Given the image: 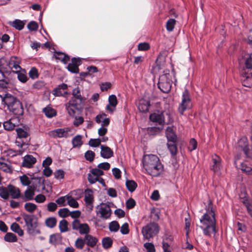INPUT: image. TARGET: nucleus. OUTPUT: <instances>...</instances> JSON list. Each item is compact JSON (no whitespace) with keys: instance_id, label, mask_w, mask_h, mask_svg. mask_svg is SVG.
<instances>
[{"instance_id":"nucleus-1","label":"nucleus","mask_w":252,"mask_h":252,"mask_svg":"<svg viewBox=\"0 0 252 252\" xmlns=\"http://www.w3.org/2000/svg\"><path fill=\"white\" fill-rule=\"evenodd\" d=\"M215 213L213 210L212 203L209 202L208 207L206 209V212L200 219L201 223L200 228L203 234L207 236L211 237L212 234L215 237L217 233L216 220Z\"/></svg>"},{"instance_id":"nucleus-2","label":"nucleus","mask_w":252,"mask_h":252,"mask_svg":"<svg viewBox=\"0 0 252 252\" xmlns=\"http://www.w3.org/2000/svg\"><path fill=\"white\" fill-rule=\"evenodd\" d=\"M169 70L164 71L159 78L158 84V88L164 93H168L171 90L172 80Z\"/></svg>"},{"instance_id":"nucleus-3","label":"nucleus","mask_w":252,"mask_h":252,"mask_svg":"<svg viewBox=\"0 0 252 252\" xmlns=\"http://www.w3.org/2000/svg\"><path fill=\"white\" fill-rule=\"evenodd\" d=\"M159 231L158 225L155 222H151L144 226L142 229V233L144 238L149 240L157 235Z\"/></svg>"},{"instance_id":"nucleus-4","label":"nucleus","mask_w":252,"mask_h":252,"mask_svg":"<svg viewBox=\"0 0 252 252\" xmlns=\"http://www.w3.org/2000/svg\"><path fill=\"white\" fill-rule=\"evenodd\" d=\"M191 106L192 104L189 97V92L186 89L183 93L182 101L178 107L179 113L181 115H183L184 112L187 109H190Z\"/></svg>"},{"instance_id":"nucleus-5","label":"nucleus","mask_w":252,"mask_h":252,"mask_svg":"<svg viewBox=\"0 0 252 252\" xmlns=\"http://www.w3.org/2000/svg\"><path fill=\"white\" fill-rule=\"evenodd\" d=\"M96 214L99 218L107 220L111 216L112 211L110 206L106 203H101L96 207Z\"/></svg>"},{"instance_id":"nucleus-6","label":"nucleus","mask_w":252,"mask_h":252,"mask_svg":"<svg viewBox=\"0 0 252 252\" xmlns=\"http://www.w3.org/2000/svg\"><path fill=\"white\" fill-rule=\"evenodd\" d=\"M72 228L73 230L78 231L81 235H88L90 232L89 225L86 223H81L78 219H75L72 222Z\"/></svg>"},{"instance_id":"nucleus-7","label":"nucleus","mask_w":252,"mask_h":252,"mask_svg":"<svg viewBox=\"0 0 252 252\" xmlns=\"http://www.w3.org/2000/svg\"><path fill=\"white\" fill-rule=\"evenodd\" d=\"M158 158L154 155H146L143 157L142 160L143 166L146 172L148 171L158 162Z\"/></svg>"},{"instance_id":"nucleus-8","label":"nucleus","mask_w":252,"mask_h":252,"mask_svg":"<svg viewBox=\"0 0 252 252\" xmlns=\"http://www.w3.org/2000/svg\"><path fill=\"white\" fill-rule=\"evenodd\" d=\"M71 129L68 127L57 128L48 132V135L53 138H67L71 134Z\"/></svg>"},{"instance_id":"nucleus-9","label":"nucleus","mask_w":252,"mask_h":252,"mask_svg":"<svg viewBox=\"0 0 252 252\" xmlns=\"http://www.w3.org/2000/svg\"><path fill=\"white\" fill-rule=\"evenodd\" d=\"M21 62L20 58L16 56L11 57L8 61V69H10L14 72L18 73L22 69L20 65Z\"/></svg>"},{"instance_id":"nucleus-10","label":"nucleus","mask_w":252,"mask_h":252,"mask_svg":"<svg viewBox=\"0 0 252 252\" xmlns=\"http://www.w3.org/2000/svg\"><path fill=\"white\" fill-rule=\"evenodd\" d=\"M68 86L67 84L62 83L59 85L52 91V94L55 96H63L66 97L69 94L67 91Z\"/></svg>"},{"instance_id":"nucleus-11","label":"nucleus","mask_w":252,"mask_h":252,"mask_svg":"<svg viewBox=\"0 0 252 252\" xmlns=\"http://www.w3.org/2000/svg\"><path fill=\"white\" fill-rule=\"evenodd\" d=\"M81 104L77 103L74 101L69 100L65 105V109L67 111L68 114L71 117H74L76 111L78 110L81 107Z\"/></svg>"},{"instance_id":"nucleus-12","label":"nucleus","mask_w":252,"mask_h":252,"mask_svg":"<svg viewBox=\"0 0 252 252\" xmlns=\"http://www.w3.org/2000/svg\"><path fill=\"white\" fill-rule=\"evenodd\" d=\"M45 189L44 180L42 178L32 177V195L34 191H42Z\"/></svg>"},{"instance_id":"nucleus-13","label":"nucleus","mask_w":252,"mask_h":252,"mask_svg":"<svg viewBox=\"0 0 252 252\" xmlns=\"http://www.w3.org/2000/svg\"><path fill=\"white\" fill-rule=\"evenodd\" d=\"M8 109L15 115L21 116L24 113L23 105L18 99L10 105Z\"/></svg>"},{"instance_id":"nucleus-14","label":"nucleus","mask_w":252,"mask_h":252,"mask_svg":"<svg viewBox=\"0 0 252 252\" xmlns=\"http://www.w3.org/2000/svg\"><path fill=\"white\" fill-rule=\"evenodd\" d=\"M85 202L86 208L89 211H91L94 207V197L93 191L90 189H86L85 191Z\"/></svg>"},{"instance_id":"nucleus-15","label":"nucleus","mask_w":252,"mask_h":252,"mask_svg":"<svg viewBox=\"0 0 252 252\" xmlns=\"http://www.w3.org/2000/svg\"><path fill=\"white\" fill-rule=\"evenodd\" d=\"M163 169V165L160 162L159 158H158V162L152 166L150 170L147 172L152 176L157 177L162 172Z\"/></svg>"},{"instance_id":"nucleus-16","label":"nucleus","mask_w":252,"mask_h":252,"mask_svg":"<svg viewBox=\"0 0 252 252\" xmlns=\"http://www.w3.org/2000/svg\"><path fill=\"white\" fill-rule=\"evenodd\" d=\"M81 61L79 58H73L71 63L67 67L68 70L72 73H77L79 72L78 65L80 64Z\"/></svg>"},{"instance_id":"nucleus-17","label":"nucleus","mask_w":252,"mask_h":252,"mask_svg":"<svg viewBox=\"0 0 252 252\" xmlns=\"http://www.w3.org/2000/svg\"><path fill=\"white\" fill-rule=\"evenodd\" d=\"M2 102L7 106V109L18 99L12 94L6 93L4 95L0 94Z\"/></svg>"},{"instance_id":"nucleus-18","label":"nucleus","mask_w":252,"mask_h":252,"mask_svg":"<svg viewBox=\"0 0 252 252\" xmlns=\"http://www.w3.org/2000/svg\"><path fill=\"white\" fill-rule=\"evenodd\" d=\"M150 119L153 122H156L159 125H162L164 123V118L163 113L160 111L156 112L151 114Z\"/></svg>"},{"instance_id":"nucleus-19","label":"nucleus","mask_w":252,"mask_h":252,"mask_svg":"<svg viewBox=\"0 0 252 252\" xmlns=\"http://www.w3.org/2000/svg\"><path fill=\"white\" fill-rule=\"evenodd\" d=\"M150 106V102L148 99L142 98L139 100L138 104V109L142 113H147L149 111Z\"/></svg>"},{"instance_id":"nucleus-20","label":"nucleus","mask_w":252,"mask_h":252,"mask_svg":"<svg viewBox=\"0 0 252 252\" xmlns=\"http://www.w3.org/2000/svg\"><path fill=\"white\" fill-rule=\"evenodd\" d=\"M100 156L104 158H109L113 156V151L108 146L101 145Z\"/></svg>"},{"instance_id":"nucleus-21","label":"nucleus","mask_w":252,"mask_h":252,"mask_svg":"<svg viewBox=\"0 0 252 252\" xmlns=\"http://www.w3.org/2000/svg\"><path fill=\"white\" fill-rule=\"evenodd\" d=\"M213 165L212 169L216 172L220 170L221 168V159L220 157L216 155L212 156Z\"/></svg>"},{"instance_id":"nucleus-22","label":"nucleus","mask_w":252,"mask_h":252,"mask_svg":"<svg viewBox=\"0 0 252 252\" xmlns=\"http://www.w3.org/2000/svg\"><path fill=\"white\" fill-rule=\"evenodd\" d=\"M9 189V195L14 199H18L21 197V192L19 188L12 185L8 186Z\"/></svg>"},{"instance_id":"nucleus-23","label":"nucleus","mask_w":252,"mask_h":252,"mask_svg":"<svg viewBox=\"0 0 252 252\" xmlns=\"http://www.w3.org/2000/svg\"><path fill=\"white\" fill-rule=\"evenodd\" d=\"M238 145L242 148L245 155L247 156L251 151L249 150L248 139L246 137H242L238 141Z\"/></svg>"},{"instance_id":"nucleus-24","label":"nucleus","mask_w":252,"mask_h":252,"mask_svg":"<svg viewBox=\"0 0 252 252\" xmlns=\"http://www.w3.org/2000/svg\"><path fill=\"white\" fill-rule=\"evenodd\" d=\"M84 239L87 245L91 248L94 247L98 241L97 239L95 237L90 234L85 235Z\"/></svg>"},{"instance_id":"nucleus-25","label":"nucleus","mask_w":252,"mask_h":252,"mask_svg":"<svg viewBox=\"0 0 252 252\" xmlns=\"http://www.w3.org/2000/svg\"><path fill=\"white\" fill-rule=\"evenodd\" d=\"M73 97L71 99V101H74L75 102L82 104V97L80 94V90L79 88H75L72 91Z\"/></svg>"},{"instance_id":"nucleus-26","label":"nucleus","mask_w":252,"mask_h":252,"mask_svg":"<svg viewBox=\"0 0 252 252\" xmlns=\"http://www.w3.org/2000/svg\"><path fill=\"white\" fill-rule=\"evenodd\" d=\"M166 135L168 142H176L177 136L172 127L168 126L166 128Z\"/></svg>"},{"instance_id":"nucleus-27","label":"nucleus","mask_w":252,"mask_h":252,"mask_svg":"<svg viewBox=\"0 0 252 252\" xmlns=\"http://www.w3.org/2000/svg\"><path fill=\"white\" fill-rule=\"evenodd\" d=\"M21 217L25 221L27 230L30 232L32 228V215L23 213L21 214Z\"/></svg>"},{"instance_id":"nucleus-28","label":"nucleus","mask_w":252,"mask_h":252,"mask_svg":"<svg viewBox=\"0 0 252 252\" xmlns=\"http://www.w3.org/2000/svg\"><path fill=\"white\" fill-rule=\"evenodd\" d=\"M14 119H11L8 121L4 122L3 124L4 129L7 131L13 130L16 126V125L14 123Z\"/></svg>"},{"instance_id":"nucleus-29","label":"nucleus","mask_w":252,"mask_h":252,"mask_svg":"<svg viewBox=\"0 0 252 252\" xmlns=\"http://www.w3.org/2000/svg\"><path fill=\"white\" fill-rule=\"evenodd\" d=\"M43 111L46 116L49 118H51L53 117H55L57 115V112L56 110L50 106H47L46 107L43 108Z\"/></svg>"},{"instance_id":"nucleus-30","label":"nucleus","mask_w":252,"mask_h":252,"mask_svg":"<svg viewBox=\"0 0 252 252\" xmlns=\"http://www.w3.org/2000/svg\"><path fill=\"white\" fill-rule=\"evenodd\" d=\"M113 244L112 239L109 237H106L102 239V245L104 249H108L111 248Z\"/></svg>"},{"instance_id":"nucleus-31","label":"nucleus","mask_w":252,"mask_h":252,"mask_svg":"<svg viewBox=\"0 0 252 252\" xmlns=\"http://www.w3.org/2000/svg\"><path fill=\"white\" fill-rule=\"evenodd\" d=\"M244 59L246 67L247 69L252 68V53L245 55Z\"/></svg>"},{"instance_id":"nucleus-32","label":"nucleus","mask_w":252,"mask_h":252,"mask_svg":"<svg viewBox=\"0 0 252 252\" xmlns=\"http://www.w3.org/2000/svg\"><path fill=\"white\" fill-rule=\"evenodd\" d=\"M76 200L77 199L74 198L72 196L67 195V204L69 206L73 208H77L79 206V204L76 201Z\"/></svg>"},{"instance_id":"nucleus-33","label":"nucleus","mask_w":252,"mask_h":252,"mask_svg":"<svg viewBox=\"0 0 252 252\" xmlns=\"http://www.w3.org/2000/svg\"><path fill=\"white\" fill-rule=\"evenodd\" d=\"M10 228L13 232L18 233L20 236H23L24 234L23 231L20 228L19 225L16 222L12 223Z\"/></svg>"},{"instance_id":"nucleus-34","label":"nucleus","mask_w":252,"mask_h":252,"mask_svg":"<svg viewBox=\"0 0 252 252\" xmlns=\"http://www.w3.org/2000/svg\"><path fill=\"white\" fill-rule=\"evenodd\" d=\"M20 180L23 186L31 187L30 185L31 183V179L27 176V174H24L20 177Z\"/></svg>"},{"instance_id":"nucleus-35","label":"nucleus","mask_w":252,"mask_h":252,"mask_svg":"<svg viewBox=\"0 0 252 252\" xmlns=\"http://www.w3.org/2000/svg\"><path fill=\"white\" fill-rule=\"evenodd\" d=\"M126 185L130 192L134 191L137 186L136 183L133 180H126Z\"/></svg>"},{"instance_id":"nucleus-36","label":"nucleus","mask_w":252,"mask_h":252,"mask_svg":"<svg viewBox=\"0 0 252 252\" xmlns=\"http://www.w3.org/2000/svg\"><path fill=\"white\" fill-rule=\"evenodd\" d=\"M167 145L171 155H175L177 151L176 142H168Z\"/></svg>"},{"instance_id":"nucleus-37","label":"nucleus","mask_w":252,"mask_h":252,"mask_svg":"<svg viewBox=\"0 0 252 252\" xmlns=\"http://www.w3.org/2000/svg\"><path fill=\"white\" fill-rule=\"evenodd\" d=\"M21 197L24 201L32 200V187H29L25 191L24 195H21Z\"/></svg>"},{"instance_id":"nucleus-38","label":"nucleus","mask_w":252,"mask_h":252,"mask_svg":"<svg viewBox=\"0 0 252 252\" xmlns=\"http://www.w3.org/2000/svg\"><path fill=\"white\" fill-rule=\"evenodd\" d=\"M4 240L8 242H15L17 241V238L14 234L8 232L5 235Z\"/></svg>"},{"instance_id":"nucleus-39","label":"nucleus","mask_w":252,"mask_h":252,"mask_svg":"<svg viewBox=\"0 0 252 252\" xmlns=\"http://www.w3.org/2000/svg\"><path fill=\"white\" fill-rule=\"evenodd\" d=\"M85 243L84 238L83 239L82 237H79L76 240L74 245L77 249L82 250L84 247Z\"/></svg>"},{"instance_id":"nucleus-40","label":"nucleus","mask_w":252,"mask_h":252,"mask_svg":"<svg viewBox=\"0 0 252 252\" xmlns=\"http://www.w3.org/2000/svg\"><path fill=\"white\" fill-rule=\"evenodd\" d=\"M4 153L7 156L13 157L17 155H21L23 154V151L21 150H13V149H9L5 151Z\"/></svg>"},{"instance_id":"nucleus-41","label":"nucleus","mask_w":252,"mask_h":252,"mask_svg":"<svg viewBox=\"0 0 252 252\" xmlns=\"http://www.w3.org/2000/svg\"><path fill=\"white\" fill-rule=\"evenodd\" d=\"M22 165L28 168L32 167V156L27 155L24 157Z\"/></svg>"},{"instance_id":"nucleus-42","label":"nucleus","mask_w":252,"mask_h":252,"mask_svg":"<svg viewBox=\"0 0 252 252\" xmlns=\"http://www.w3.org/2000/svg\"><path fill=\"white\" fill-rule=\"evenodd\" d=\"M56 54V58L61 60L64 63H66L70 60L69 56L63 53L59 52Z\"/></svg>"},{"instance_id":"nucleus-43","label":"nucleus","mask_w":252,"mask_h":252,"mask_svg":"<svg viewBox=\"0 0 252 252\" xmlns=\"http://www.w3.org/2000/svg\"><path fill=\"white\" fill-rule=\"evenodd\" d=\"M67 224L68 222L65 220H62L60 221L59 227L61 232H67L68 230Z\"/></svg>"},{"instance_id":"nucleus-44","label":"nucleus","mask_w":252,"mask_h":252,"mask_svg":"<svg viewBox=\"0 0 252 252\" xmlns=\"http://www.w3.org/2000/svg\"><path fill=\"white\" fill-rule=\"evenodd\" d=\"M24 25V23H23L22 21L18 19L14 21L11 24V26L18 30H21L23 29Z\"/></svg>"},{"instance_id":"nucleus-45","label":"nucleus","mask_w":252,"mask_h":252,"mask_svg":"<svg viewBox=\"0 0 252 252\" xmlns=\"http://www.w3.org/2000/svg\"><path fill=\"white\" fill-rule=\"evenodd\" d=\"M82 194L83 190L81 189H77L70 191V192L68 195L72 196L76 199H79L82 197Z\"/></svg>"},{"instance_id":"nucleus-46","label":"nucleus","mask_w":252,"mask_h":252,"mask_svg":"<svg viewBox=\"0 0 252 252\" xmlns=\"http://www.w3.org/2000/svg\"><path fill=\"white\" fill-rule=\"evenodd\" d=\"M81 139V136L80 135H77L73 138L72 143L73 147H80L82 145V142Z\"/></svg>"},{"instance_id":"nucleus-47","label":"nucleus","mask_w":252,"mask_h":252,"mask_svg":"<svg viewBox=\"0 0 252 252\" xmlns=\"http://www.w3.org/2000/svg\"><path fill=\"white\" fill-rule=\"evenodd\" d=\"M176 20L174 19H169L166 22V28L168 32H172L174 30L176 24Z\"/></svg>"},{"instance_id":"nucleus-48","label":"nucleus","mask_w":252,"mask_h":252,"mask_svg":"<svg viewBox=\"0 0 252 252\" xmlns=\"http://www.w3.org/2000/svg\"><path fill=\"white\" fill-rule=\"evenodd\" d=\"M9 196V189L7 188L2 187L0 189V196L4 199H7Z\"/></svg>"},{"instance_id":"nucleus-49","label":"nucleus","mask_w":252,"mask_h":252,"mask_svg":"<svg viewBox=\"0 0 252 252\" xmlns=\"http://www.w3.org/2000/svg\"><path fill=\"white\" fill-rule=\"evenodd\" d=\"M185 227L186 230V236L188 240L189 237V233L190 231V219L189 217L186 218L185 219Z\"/></svg>"},{"instance_id":"nucleus-50","label":"nucleus","mask_w":252,"mask_h":252,"mask_svg":"<svg viewBox=\"0 0 252 252\" xmlns=\"http://www.w3.org/2000/svg\"><path fill=\"white\" fill-rule=\"evenodd\" d=\"M8 69V61L4 58L0 59V69L7 71Z\"/></svg>"},{"instance_id":"nucleus-51","label":"nucleus","mask_w":252,"mask_h":252,"mask_svg":"<svg viewBox=\"0 0 252 252\" xmlns=\"http://www.w3.org/2000/svg\"><path fill=\"white\" fill-rule=\"evenodd\" d=\"M109 228L111 232H117L120 228L118 222L116 221H113L109 223Z\"/></svg>"},{"instance_id":"nucleus-52","label":"nucleus","mask_w":252,"mask_h":252,"mask_svg":"<svg viewBox=\"0 0 252 252\" xmlns=\"http://www.w3.org/2000/svg\"><path fill=\"white\" fill-rule=\"evenodd\" d=\"M45 223L48 227L53 228L56 225L57 220L54 217H50L46 219Z\"/></svg>"},{"instance_id":"nucleus-53","label":"nucleus","mask_w":252,"mask_h":252,"mask_svg":"<svg viewBox=\"0 0 252 252\" xmlns=\"http://www.w3.org/2000/svg\"><path fill=\"white\" fill-rule=\"evenodd\" d=\"M241 169L248 175H252V168L248 166L245 163L241 164Z\"/></svg>"},{"instance_id":"nucleus-54","label":"nucleus","mask_w":252,"mask_h":252,"mask_svg":"<svg viewBox=\"0 0 252 252\" xmlns=\"http://www.w3.org/2000/svg\"><path fill=\"white\" fill-rule=\"evenodd\" d=\"M70 211L66 208L60 209L58 211V214L62 218H66L69 216Z\"/></svg>"},{"instance_id":"nucleus-55","label":"nucleus","mask_w":252,"mask_h":252,"mask_svg":"<svg viewBox=\"0 0 252 252\" xmlns=\"http://www.w3.org/2000/svg\"><path fill=\"white\" fill-rule=\"evenodd\" d=\"M16 132L18 137L20 138H27L29 136L28 133L21 128H17Z\"/></svg>"},{"instance_id":"nucleus-56","label":"nucleus","mask_w":252,"mask_h":252,"mask_svg":"<svg viewBox=\"0 0 252 252\" xmlns=\"http://www.w3.org/2000/svg\"><path fill=\"white\" fill-rule=\"evenodd\" d=\"M94 153L90 150L87 151L85 154L86 159L91 162L94 160Z\"/></svg>"},{"instance_id":"nucleus-57","label":"nucleus","mask_w":252,"mask_h":252,"mask_svg":"<svg viewBox=\"0 0 252 252\" xmlns=\"http://www.w3.org/2000/svg\"><path fill=\"white\" fill-rule=\"evenodd\" d=\"M66 201H67V195L59 197L56 200V202L60 206H64L66 205Z\"/></svg>"},{"instance_id":"nucleus-58","label":"nucleus","mask_w":252,"mask_h":252,"mask_svg":"<svg viewBox=\"0 0 252 252\" xmlns=\"http://www.w3.org/2000/svg\"><path fill=\"white\" fill-rule=\"evenodd\" d=\"M109 104L112 107H115L117 104V97L115 95L112 94L109 96L108 98Z\"/></svg>"},{"instance_id":"nucleus-59","label":"nucleus","mask_w":252,"mask_h":252,"mask_svg":"<svg viewBox=\"0 0 252 252\" xmlns=\"http://www.w3.org/2000/svg\"><path fill=\"white\" fill-rule=\"evenodd\" d=\"M197 145V141L194 138H191L190 140L188 149L190 151H192L196 149Z\"/></svg>"},{"instance_id":"nucleus-60","label":"nucleus","mask_w":252,"mask_h":252,"mask_svg":"<svg viewBox=\"0 0 252 252\" xmlns=\"http://www.w3.org/2000/svg\"><path fill=\"white\" fill-rule=\"evenodd\" d=\"M144 247L146 249L147 252H156L154 245L152 243H146Z\"/></svg>"},{"instance_id":"nucleus-61","label":"nucleus","mask_w":252,"mask_h":252,"mask_svg":"<svg viewBox=\"0 0 252 252\" xmlns=\"http://www.w3.org/2000/svg\"><path fill=\"white\" fill-rule=\"evenodd\" d=\"M100 139H91L89 141V145L91 147H96L100 145Z\"/></svg>"},{"instance_id":"nucleus-62","label":"nucleus","mask_w":252,"mask_h":252,"mask_svg":"<svg viewBox=\"0 0 252 252\" xmlns=\"http://www.w3.org/2000/svg\"><path fill=\"white\" fill-rule=\"evenodd\" d=\"M91 173L94 176H95L98 177L99 176L103 175L104 172L103 171H102L100 168H99L98 167V168H95L91 170Z\"/></svg>"},{"instance_id":"nucleus-63","label":"nucleus","mask_w":252,"mask_h":252,"mask_svg":"<svg viewBox=\"0 0 252 252\" xmlns=\"http://www.w3.org/2000/svg\"><path fill=\"white\" fill-rule=\"evenodd\" d=\"M54 175L56 179H62L64 177V173L63 170L59 169L55 171Z\"/></svg>"},{"instance_id":"nucleus-64","label":"nucleus","mask_w":252,"mask_h":252,"mask_svg":"<svg viewBox=\"0 0 252 252\" xmlns=\"http://www.w3.org/2000/svg\"><path fill=\"white\" fill-rule=\"evenodd\" d=\"M17 73L18 74V79L22 83H25L27 81L28 78L24 73H23L20 71Z\"/></svg>"}]
</instances>
